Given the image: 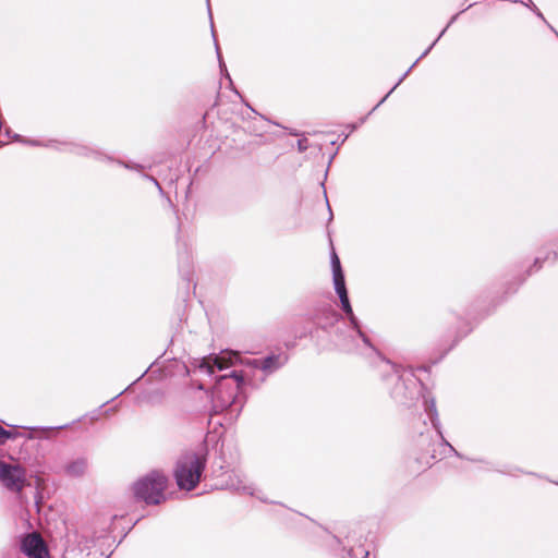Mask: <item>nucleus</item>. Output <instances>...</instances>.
I'll return each instance as SVG.
<instances>
[{"mask_svg":"<svg viewBox=\"0 0 558 558\" xmlns=\"http://www.w3.org/2000/svg\"><path fill=\"white\" fill-rule=\"evenodd\" d=\"M544 24H545V25L550 29V32H553V33L555 34V36L558 38V31H557V29H556V28H555V27H554V26H553L548 21H546Z\"/></svg>","mask_w":558,"mask_h":558,"instance_id":"45","label":"nucleus"},{"mask_svg":"<svg viewBox=\"0 0 558 558\" xmlns=\"http://www.w3.org/2000/svg\"><path fill=\"white\" fill-rule=\"evenodd\" d=\"M398 88V86H396V84H393V86L391 88H389V90L384 95V96H387V99L391 96V94Z\"/></svg>","mask_w":558,"mask_h":558,"instance_id":"47","label":"nucleus"},{"mask_svg":"<svg viewBox=\"0 0 558 558\" xmlns=\"http://www.w3.org/2000/svg\"><path fill=\"white\" fill-rule=\"evenodd\" d=\"M457 320L460 325L456 329V333L451 342L445 349H441L436 357H430L428 362L421 366H405L407 371H415L430 373L432 367L440 363L453 349L458 347V344L468 337L480 323H476L474 319L470 318L466 315V310L464 311V315L457 314Z\"/></svg>","mask_w":558,"mask_h":558,"instance_id":"8","label":"nucleus"},{"mask_svg":"<svg viewBox=\"0 0 558 558\" xmlns=\"http://www.w3.org/2000/svg\"><path fill=\"white\" fill-rule=\"evenodd\" d=\"M178 271L182 283L178 290L175 303V315L179 319V326L187 320L186 308L191 294H195L196 282L194 281V270L190 254L184 251L178 253Z\"/></svg>","mask_w":558,"mask_h":558,"instance_id":"6","label":"nucleus"},{"mask_svg":"<svg viewBox=\"0 0 558 558\" xmlns=\"http://www.w3.org/2000/svg\"><path fill=\"white\" fill-rule=\"evenodd\" d=\"M171 344H172V340H171V341H169V343H168V345H167V349H170Z\"/></svg>","mask_w":558,"mask_h":558,"instance_id":"60","label":"nucleus"},{"mask_svg":"<svg viewBox=\"0 0 558 558\" xmlns=\"http://www.w3.org/2000/svg\"><path fill=\"white\" fill-rule=\"evenodd\" d=\"M122 518L123 517H119L117 514L112 515L111 521L107 527H104L100 531H94L90 536L84 537V541L82 542L84 548L92 549L94 547H99L101 549L106 542L109 539L112 542L108 545V547H111V545L116 542V537L112 535L117 530L116 521Z\"/></svg>","mask_w":558,"mask_h":558,"instance_id":"15","label":"nucleus"},{"mask_svg":"<svg viewBox=\"0 0 558 558\" xmlns=\"http://www.w3.org/2000/svg\"><path fill=\"white\" fill-rule=\"evenodd\" d=\"M163 373H165V374H163L165 376L170 375V372H168V371H165Z\"/></svg>","mask_w":558,"mask_h":558,"instance_id":"61","label":"nucleus"},{"mask_svg":"<svg viewBox=\"0 0 558 558\" xmlns=\"http://www.w3.org/2000/svg\"><path fill=\"white\" fill-rule=\"evenodd\" d=\"M202 468L199 458L194 451L181 453L172 468V477L178 488L186 492L196 488L201 480Z\"/></svg>","mask_w":558,"mask_h":558,"instance_id":"7","label":"nucleus"},{"mask_svg":"<svg viewBox=\"0 0 558 558\" xmlns=\"http://www.w3.org/2000/svg\"><path fill=\"white\" fill-rule=\"evenodd\" d=\"M525 474L527 475H533V476H536L538 478H545V476L538 474V473H535V472H524ZM546 480L555 485H558V482L557 481H553V480H549L548 477H546Z\"/></svg>","mask_w":558,"mask_h":558,"instance_id":"40","label":"nucleus"},{"mask_svg":"<svg viewBox=\"0 0 558 558\" xmlns=\"http://www.w3.org/2000/svg\"><path fill=\"white\" fill-rule=\"evenodd\" d=\"M3 558H49V555L41 536L34 533L21 539L20 550L10 551Z\"/></svg>","mask_w":558,"mask_h":558,"instance_id":"12","label":"nucleus"},{"mask_svg":"<svg viewBox=\"0 0 558 558\" xmlns=\"http://www.w3.org/2000/svg\"><path fill=\"white\" fill-rule=\"evenodd\" d=\"M349 138V134L341 133L338 135L337 140H333L330 142L331 146H336V148L339 146V148L345 143V141Z\"/></svg>","mask_w":558,"mask_h":558,"instance_id":"35","label":"nucleus"},{"mask_svg":"<svg viewBox=\"0 0 558 558\" xmlns=\"http://www.w3.org/2000/svg\"><path fill=\"white\" fill-rule=\"evenodd\" d=\"M99 161H107V162H114L117 165H119L120 167H123L124 169L126 170H130V171H137L140 172L141 170L145 169V166L140 163V162H136L134 160H123L121 158H116L109 154H106L105 153V156L101 157V159Z\"/></svg>","mask_w":558,"mask_h":558,"instance_id":"22","label":"nucleus"},{"mask_svg":"<svg viewBox=\"0 0 558 558\" xmlns=\"http://www.w3.org/2000/svg\"><path fill=\"white\" fill-rule=\"evenodd\" d=\"M222 480L213 486V489L232 490L240 494L250 496L255 495V488L252 485L243 483L242 478L233 471L231 473L222 472Z\"/></svg>","mask_w":558,"mask_h":558,"instance_id":"16","label":"nucleus"},{"mask_svg":"<svg viewBox=\"0 0 558 558\" xmlns=\"http://www.w3.org/2000/svg\"><path fill=\"white\" fill-rule=\"evenodd\" d=\"M141 175H142V178H144L145 180H148V181H151L154 179L153 175L147 174V173H142Z\"/></svg>","mask_w":558,"mask_h":558,"instance_id":"54","label":"nucleus"},{"mask_svg":"<svg viewBox=\"0 0 558 558\" xmlns=\"http://www.w3.org/2000/svg\"><path fill=\"white\" fill-rule=\"evenodd\" d=\"M424 58H421V56L411 64V69L413 70L418 63L421 60H423Z\"/></svg>","mask_w":558,"mask_h":558,"instance_id":"50","label":"nucleus"},{"mask_svg":"<svg viewBox=\"0 0 558 558\" xmlns=\"http://www.w3.org/2000/svg\"><path fill=\"white\" fill-rule=\"evenodd\" d=\"M468 461L474 462V463H483V464L487 465V470H489V471H495V472H498V473H501V474H505V475H510V476H514L512 471L523 472L522 469H520L518 466H509V468H506V469H499V468H497V465L494 462L488 461V460H486L484 458H471V457H469Z\"/></svg>","mask_w":558,"mask_h":558,"instance_id":"24","label":"nucleus"},{"mask_svg":"<svg viewBox=\"0 0 558 558\" xmlns=\"http://www.w3.org/2000/svg\"><path fill=\"white\" fill-rule=\"evenodd\" d=\"M366 121H367V117L363 116L357 121H354V123H356L357 126L361 128Z\"/></svg>","mask_w":558,"mask_h":558,"instance_id":"46","label":"nucleus"},{"mask_svg":"<svg viewBox=\"0 0 558 558\" xmlns=\"http://www.w3.org/2000/svg\"><path fill=\"white\" fill-rule=\"evenodd\" d=\"M478 2L475 1V2H472L470 4H468L465 7V9H460L458 12H456L454 14H452L448 22H447V27H451L460 17L461 14L465 13L466 11H469L470 9H472L473 7H475Z\"/></svg>","mask_w":558,"mask_h":558,"instance_id":"29","label":"nucleus"},{"mask_svg":"<svg viewBox=\"0 0 558 558\" xmlns=\"http://www.w3.org/2000/svg\"><path fill=\"white\" fill-rule=\"evenodd\" d=\"M169 483L170 478L163 470L151 469L138 476L129 490L135 502L157 506L171 498V493L167 492Z\"/></svg>","mask_w":558,"mask_h":558,"instance_id":"5","label":"nucleus"},{"mask_svg":"<svg viewBox=\"0 0 558 558\" xmlns=\"http://www.w3.org/2000/svg\"><path fill=\"white\" fill-rule=\"evenodd\" d=\"M519 3L527 8L537 19H539L544 23L547 21L543 12L537 8V5L532 0H527L526 2L521 0V2Z\"/></svg>","mask_w":558,"mask_h":558,"instance_id":"27","label":"nucleus"},{"mask_svg":"<svg viewBox=\"0 0 558 558\" xmlns=\"http://www.w3.org/2000/svg\"><path fill=\"white\" fill-rule=\"evenodd\" d=\"M449 28L450 27H447V24H446L445 27L438 33V35L436 36V38L434 40L438 43L445 36V34L447 33V31Z\"/></svg>","mask_w":558,"mask_h":558,"instance_id":"41","label":"nucleus"},{"mask_svg":"<svg viewBox=\"0 0 558 558\" xmlns=\"http://www.w3.org/2000/svg\"><path fill=\"white\" fill-rule=\"evenodd\" d=\"M150 182L155 184V186L158 189V191H159L160 195H162V196H163V195H165V192H163V190H162V187H161V185H160L159 181L154 177V179H153Z\"/></svg>","mask_w":558,"mask_h":558,"instance_id":"42","label":"nucleus"},{"mask_svg":"<svg viewBox=\"0 0 558 558\" xmlns=\"http://www.w3.org/2000/svg\"><path fill=\"white\" fill-rule=\"evenodd\" d=\"M165 399V392L160 388H144L137 396L138 403L148 405L161 404Z\"/></svg>","mask_w":558,"mask_h":558,"instance_id":"20","label":"nucleus"},{"mask_svg":"<svg viewBox=\"0 0 558 558\" xmlns=\"http://www.w3.org/2000/svg\"><path fill=\"white\" fill-rule=\"evenodd\" d=\"M23 441L17 451L19 460L34 468L35 472L39 471L41 461L45 459V447L50 445L49 438H36L32 435L24 433Z\"/></svg>","mask_w":558,"mask_h":558,"instance_id":"9","label":"nucleus"},{"mask_svg":"<svg viewBox=\"0 0 558 558\" xmlns=\"http://www.w3.org/2000/svg\"><path fill=\"white\" fill-rule=\"evenodd\" d=\"M122 392L123 391L119 392L118 395H116L111 399H109L106 402H104L102 404H100L97 409L93 410L89 413L90 420H98L99 414L111 415L114 412L116 409L114 408L106 409V405L109 404L110 402H112L113 400H116Z\"/></svg>","mask_w":558,"mask_h":558,"instance_id":"25","label":"nucleus"},{"mask_svg":"<svg viewBox=\"0 0 558 558\" xmlns=\"http://www.w3.org/2000/svg\"><path fill=\"white\" fill-rule=\"evenodd\" d=\"M356 332V336H351L352 331L345 326L336 327L333 347L341 352L356 353L386 364L388 369L383 371L380 376L395 404L401 410H412L416 409L417 402L422 398L426 411L427 399L434 396L427 385L415 375V371H407L402 363L386 357L378 348L374 332L368 328Z\"/></svg>","mask_w":558,"mask_h":558,"instance_id":"2","label":"nucleus"},{"mask_svg":"<svg viewBox=\"0 0 558 558\" xmlns=\"http://www.w3.org/2000/svg\"><path fill=\"white\" fill-rule=\"evenodd\" d=\"M329 263L333 290L339 298L340 307L345 319L337 311L331 296L326 300H317L306 310L304 314L306 323L296 336L299 339L308 337L311 340H316L324 349L335 345L336 327L345 326L352 331L351 336H356L357 330L367 329L353 312L347 288L345 272L330 238Z\"/></svg>","mask_w":558,"mask_h":558,"instance_id":"3","label":"nucleus"},{"mask_svg":"<svg viewBox=\"0 0 558 558\" xmlns=\"http://www.w3.org/2000/svg\"><path fill=\"white\" fill-rule=\"evenodd\" d=\"M398 88V86H396V84H393V86L391 88H389V90L384 95V96H387V99L391 96V94Z\"/></svg>","mask_w":558,"mask_h":558,"instance_id":"48","label":"nucleus"},{"mask_svg":"<svg viewBox=\"0 0 558 558\" xmlns=\"http://www.w3.org/2000/svg\"><path fill=\"white\" fill-rule=\"evenodd\" d=\"M206 4H207V12H208V16H209V21H210V32H211V37H213V40H214V45H215V51H216V54H217V60H218V64H219V69H220V73H221V76L222 77H226L229 82V86L228 88L230 90H232L238 97H240L241 99V102L246 106L248 109H251L255 114H258L260 116L243 97V95L234 87V84H233V81L231 78V75L229 74L228 72V69H227V65L223 61V58H222V53H221V49H220V46L218 44V39H217V35H216V31H215V26H214V22H213V12H211V8H210V2L209 0H206Z\"/></svg>","mask_w":558,"mask_h":558,"instance_id":"14","label":"nucleus"},{"mask_svg":"<svg viewBox=\"0 0 558 558\" xmlns=\"http://www.w3.org/2000/svg\"><path fill=\"white\" fill-rule=\"evenodd\" d=\"M376 106H374L364 117H367V119L377 110Z\"/></svg>","mask_w":558,"mask_h":558,"instance_id":"51","label":"nucleus"},{"mask_svg":"<svg viewBox=\"0 0 558 558\" xmlns=\"http://www.w3.org/2000/svg\"><path fill=\"white\" fill-rule=\"evenodd\" d=\"M348 547L342 546L340 558H369V550L364 545L359 544L357 546L350 544V537L347 535Z\"/></svg>","mask_w":558,"mask_h":558,"instance_id":"21","label":"nucleus"},{"mask_svg":"<svg viewBox=\"0 0 558 558\" xmlns=\"http://www.w3.org/2000/svg\"><path fill=\"white\" fill-rule=\"evenodd\" d=\"M437 45V41L433 40L421 53V58H426L430 51L434 49V47Z\"/></svg>","mask_w":558,"mask_h":558,"instance_id":"37","label":"nucleus"},{"mask_svg":"<svg viewBox=\"0 0 558 558\" xmlns=\"http://www.w3.org/2000/svg\"><path fill=\"white\" fill-rule=\"evenodd\" d=\"M387 101V96H383L378 102L375 105L376 108H379L381 105H384Z\"/></svg>","mask_w":558,"mask_h":558,"instance_id":"49","label":"nucleus"},{"mask_svg":"<svg viewBox=\"0 0 558 558\" xmlns=\"http://www.w3.org/2000/svg\"><path fill=\"white\" fill-rule=\"evenodd\" d=\"M226 460H225V457L222 454H219L213 462V475L214 476H218L217 475V472H221L226 469Z\"/></svg>","mask_w":558,"mask_h":558,"instance_id":"30","label":"nucleus"},{"mask_svg":"<svg viewBox=\"0 0 558 558\" xmlns=\"http://www.w3.org/2000/svg\"><path fill=\"white\" fill-rule=\"evenodd\" d=\"M263 126H264V125H262V126L259 128V126H257V125H255V124H254L253 126H250V128L252 129V132H253L255 135H257V136H262V135L266 132V130H264V129H263Z\"/></svg>","mask_w":558,"mask_h":558,"instance_id":"39","label":"nucleus"},{"mask_svg":"<svg viewBox=\"0 0 558 558\" xmlns=\"http://www.w3.org/2000/svg\"><path fill=\"white\" fill-rule=\"evenodd\" d=\"M45 148H52L57 151H69L76 156L92 157L95 160H100L105 156V151L83 143L74 141H61L57 138H49L45 141Z\"/></svg>","mask_w":558,"mask_h":558,"instance_id":"11","label":"nucleus"},{"mask_svg":"<svg viewBox=\"0 0 558 558\" xmlns=\"http://www.w3.org/2000/svg\"><path fill=\"white\" fill-rule=\"evenodd\" d=\"M232 367L223 366L217 359L214 364L203 362L199 371L219 383L206 399L209 403L207 424L210 425L214 415L222 414L219 426L234 424L246 404L250 390L257 389L267 377L280 369L289 360L282 351H270L262 357L244 353H232Z\"/></svg>","mask_w":558,"mask_h":558,"instance_id":"1","label":"nucleus"},{"mask_svg":"<svg viewBox=\"0 0 558 558\" xmlns=\"http://www.w3.org/2000/svg\"><path fill=\"white\" fill-rule=\"evenodd\" d=\"M171 344H172V340H171V341H169V343H168V345H167V349H170Z\"/></svg>","mask_w":558,"mask_h":558,"instance_id":"59","label":"nucleus"},{"mask_svg":"<svg viewBox=\"0 0 558 558\" xmlns=\"http://www.w3.org/2000/svg\"><path fill=\"white\" fill-rule=\"evenodd\" d=\"M4 135L17 143H20V140L22 138V134H19L11 129L5 130Z\"/></svg>","mask_w":558,"mask_h":558,"instance_id":"36","label":"nucleus"},{"mask_svg":"<svg viewBox=\"0 0 558 558\" xmlns=\"http://www.w3.org/2000/svg\"><path fill=\"white\" fill-rule=\"evenodd\" d=\"M415 448L417 453L414 457V463L418 465L417 472L421 473L429 469L433 461L437 459L436 442L429 430L421 432L415 440Z\"/></svg>","mask_w":558,"mask_h":558,"instance_id":"10","label":"nucleus"},{"mask_svg":"<svg viewBox=\"0 0 558 558\" xmlns=\"http://www.w3.org/2000/svg\"><path fill=\"white\" fill-rule=\"evenodd\" d=\"M335 538L338 542V544H342L341 539L338 536H335Z\"/></svg>","mask_w":558,"mask_h":558,"instance_id":"57","label":"nucleus"},{"mask_svg":"<svg viewBox=\"0 0 558 558\" xmlns=\"http://www.w3.org/2000/svg\"><path fill=\"white\" fill-rule=\"evenodd\" d=\"M447 456H453L458 459H461V460H466L469 459L468 456L463 454L462 452L458 451L451 444H447Z\"/></svg>","mask_w":558,"mask_h":558,"instance_id":"32","label":"nucleus"},{"mask_svg":"<svg viewBox=\"0 0 558 558\" xmlns=\"http://www.w3.org/2000/svg\"><path fill=\"white\" fill-rule=\"evenodd\" d=\"M294 347H295V342H294V341H291V342H287V343H286V348H287L288 350H291V349H293Z\"/></svg>","mask_w":558,"mask_h":558,"instance_id":"52","label":"nucleus"},{"mask_svg":"<svg viewBox=\"0 0 558 558\" xmlns=\"http://www.w3.org/2000/svg\"><path fill=\"white\" fill-rule=\"evenodd\" d=\"M171 344H172V340H171V341H169V343H168V345H167V349H170Z\"/></svg>","mask_w":558,"mask_h":558,"instance_id":"58","label":"nucleus"},{"mask_svg":"<svg viewBox=\"0 0 558 558\" xmlns=\"http://www.w3.org/2000/svg\"><path fill=\"white\" fill-rule=\"evenodd\" d=\"M300 133H301V132H300V131H298V130H290V131H289V134H291V135H300Z\"/></svg>","mask_w":558,"mask_h":558,"instance_id":"55","label":"nucleus"},{"mask_svg":"<svg viewBox=\"0 0 558 558\" xmlns=\"http://www.w3.org/2000/svg\"><path fill=\"white\" fill-rule=\"evenodd\" d=\"M258 499H259L262 502H264V504H272V505H281V506H282V504H281V502H279V501H274V500H269V499H267L266 497H258Z\"/></svg>","mask_w":558,"mask_h":558,"instance_id":"43","label":"nucleus"},{"mask_svg":"<svg viewBox=\"0 0 558 558\" xmlns=\"http://www.w3.org/2000/svg\"><path fill=\"white\" fill-rule=\"evenodd\" d=\"M21 426L11 425L0 420V447L4 446L9 441H14L24 436V432H21ZM3 449L0 448V457H2Z\"/></svg>","mask_w":558,"mask_h":558,"instance_id":"18","label":"nucleus"},{"mask_svg":"<svg viewBox=\"0 0 558 558\" xmlns=\"http://www.w3.org/2000/svg\"><path fill=\"white\" fill-rule=\"evenodd\" d=\"M141 520V518H138L131 526H129L126 530L123 529V533L120 537V539L118 541V543L116 544V546L110 550V553L106 556V558H109L112 553L114 551V549L123 542V539L128 536V534L131 532V530L134 527V525Z\"/></svg>","mask_w":558,"mask_h":558,"instance_id":"31","label":"nucleus"},{"mask_svg":"<svg viewBox=\"0 0 558 558\" xmlns=\"http://www.w3.org/2000/svg\"><path fill=\"white\" fill-rule=\"evenodd\" d=\"M411 72H412V69H411V68H409V69L403 73V75L407 77Z\"/></svg>","mask_w":558,"mask_h":558,"instance_id":"56","label":"nucleus"},{"mask_svg":"<svg viewBox=\"0 0 558 558\" xmlns=\"http://www.w3.org/2000/svg\"><path fill=\"white\" fill-rule=\"evenodd\" d=\"M163 362L165 363L169 362V364L171 366H173V368H174L172 372L173 374H182V375L189 374L186 365L182 361L178 360L177 357H171L169 360H165Z\"/></svg>","mask_w":558,"mask_h":558,"instance_id":"26","label":"nucleus"},{"mask_svg":"<svg viewBox=\"0 0 558 558\" xmlns=\"http://www.w3.org/2000/svg\"><path fill=\"white\" fill-rule=\"evenodd\" d=\"M165 354H166V351H163L159 356H157L155 359V361L147 367V369L136 380H134L132 384H135L136 381H138L151 367L159 366V364H160L162 357L165 356Z\"/></svg>","mask_w":558,"mask_h":558,"instance_id":"34","label":"nucleus"},{"mask_svg":"<svg viewBox=\"0 0 558 558\" xmlns=\"http://www.w3.org/2000/svg\"><path fill=\"white\" fill-rule=\"evenodd\" d=\"M405 78H407V77L402 74V75L398 78V81L395 83V84H396V86H399V85H400V84H401Z\"/></svg>","mask_w":558,"mask_h":558,"instance_id":"53","label":"nucleus"},{"mask_svg":"<svg viewBox=\"0 0 558 558\" xmlns=\"http://www.w3.org/2000/svg\"><path fill=\"white\" fill-rule=\"evenodd\" d=\"M65 475L70 477H81L85 474L87 469V459L85 457H77L73 460L65 462L62 466Z\"/></svg>","mask_w":558,"mask_h":558,"instance_id":"19","label":"nucleus"},{"mask_svg":"<svg viewBox=\"0 0 558 558\" xmlns=\"http://www.w3.org/2000/svg\"><path fill=\"white\" fill-rule=\"evenodd\" d=\"M78 421H81V418L75 420V421H73V422H72V423H70V424H69V423H66V424H63V425H60V426H52V427H48V428H49V429L63 428V427H68V426H70V425H73V424H75V423H76V422H78Z\"/></svg>","mask_w":558,"mask_h":558,"instance_id":"44","label":"nucleus"},{"mask_svg":"<svg viewBox=\"0 0 558 558\" xmlns=\"http://www.w3.org/2000/svg\"><path fill=\"white\" fill-rule=\"evenodd\" d=\"M339 146L335 149V151L332 154L329 155V158H328V162H327V168H326V171L324 173V178L323 180L320 181L319 185L323 187V194H324V197H325V201H326V206H327V209H328V213H329V217H328V222H330L332 219H333V214H332V210H331V207H330V204H329V201H328V195H327V190H326V186H325V183L327 181V178H328V172H329V169L335 160V158L337 157V155L339 154Z\"/></svg>","mask_w":558,"mask_h":558,"instance_id":"23","label":"nucleus"},{"mask_svg":"<svg viewBox=\"0 0 558 558\" xmlns=\"http://www.w3.org/2000/svg\"><path fill=\"white\" fill-rule=\"evenodd\" d=\"M344 126H345V129H347V130H349V133H348V134H349V136H350L352 133H354L355 131H357V130L360 129V128L357 126V124H356V123H354V121H353V122H349V123H347Z\"/></svg>","mask_w":558,"mask_h":558,"instance_id":"38","label":"nucleus"},{"mask_svg":"<svg viewBox=\"0 0 558 558\" xmlns=\"http://www.w3.org/2000/svg\"><path fill=\"white\" fill-rule=\"evenodd\" d=\"M20 144L29 147H44L45 141L22 135Z\"/></svg>","mask_w":558,"mask_h":558,"instance_id":"28","label":"nucleus"},{"mask_svg":"<svg viewBox=\"0 0 558 558\" xmlns=\"http://www.w3.org/2000/svg\"><path fill=\"white\" fill-rule=\"evenodd\" d=\"M25 482V470L19 464L0 460V485L9 490L20 492Z\"/></svg>","mask_w":558,"mask_h":558,"instance_id":"13","label":"nucleus"},{"mask_svg":"<svg viewBox=\"0 0 558 558\" xmlns=\"http://www.w3.org/2000/svg\"><path fill=\"white\" fill-rule=\"evenodd\" d=\"M428 401V408L426 409V414L428 418L430 420L432 427L436 430L437 435L439 436V446L441 447V450L439 452V460L447 457V444H450L444 436L441 423L439 420V413L436 405V398L429 397L427 399Z\"/></svg>","mask_w":558,"mask_h":558,"instance_id":"17","label":"nucleus"},{"mask_svg":"<svg viewBox=\"0 0 558 558\" xmlns=\"http://www.w3.org/2000/svg\"><path fill=\"white\" fill-rule=\"evenodd\" d=\"M558 260V248L547 251L545 255H537L534 257L533 263L522 272H519L513 277L512 280L505 282L504 292L497 295L490 291H485L480 294L468 307L466 315L474 319L476 323H481L486 317L492 315L496 308L505 303L508 298L515 294L519 288L526 281V279L533 274L539 271L545 262L555 264Z\"/></svg>","mask_w":558,"mask_h":558,"instance_id":"4","label":"nucleus"},{"mask_svg":"<svg viewBox=\"0 0 558 558\" xmlns=\"http://www.w3.org/2000/svg\"><path fill=\"white\" fill-rule=\"evenodd\" d=\"M308 147H310V143H308L307 137L302 135L300 138H298L296 148H298L299 153H305Z\"/></svg>","mask_w":558,"mask_h":558,"instance_id":"33","label":"nucleus"}]
</instances>
